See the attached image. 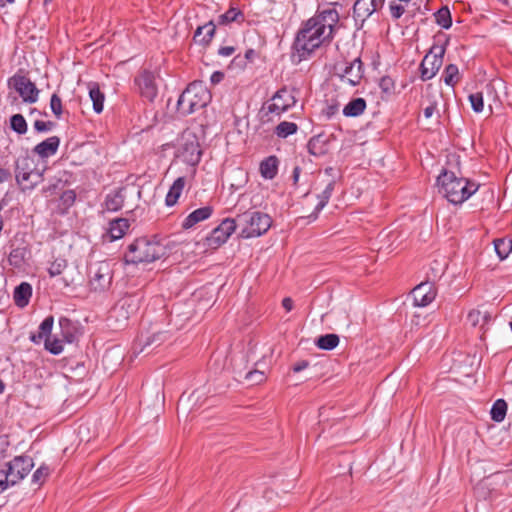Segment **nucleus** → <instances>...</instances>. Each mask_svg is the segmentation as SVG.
I'll list each match as a JSON object with an SVG mask.
<instances>
[{"instance_id": "7", "label": "nucleus", "mask_w": 512, "mask_h": 512, "mask_svg": "<svg viewBox=\"0 0 512 512\" xmlns=\"http://www.w3.org/2000/svg\"><path fill=\"white\" fill-rule=\"evenodd\" d=\"M34 467L33 459L26 455L15 456L11 461L6 462L2 471L7 475L11 486L16 485L24 479Z\"/></svg>"}, {"instance_id": "61", "label": "nucleus", "mask_w": 512, "mask_h": 512, "mask_svg": "<svg viewBox=\"0 0 512 512\" xmlns=\"http://www.w3.org/2000/svg\"><path fill=\"white\" fill-rule=\"evenodd\" d=\"M282 305L286 309V311H291L293 308V301L291 298H284L282 301Z\"/></svg>"}, {"instance_id": "45", "label": "nucleus", "mask_w": 512, "mask_h": 512, "mask_svg": "<svg viewBox=\"0 0 512 512\" xmlns=\"http://www.w3.org/2000/svg\"><path fill=\"white\" fill-rule=\"evenodd\" d=\"M50 474V469L47 465H41L32 475V482L42 485Z\"/></svg>"}, {"instance_id": "36", "label": "nucleus", "mask_w": 512, "mask_h": 512, "mask_svg": "<svg viewBox=\"0 0 512 512\" xmlns=\"http://www.w3.org/2000/svg\"><path fill=\"white\" fill-rule=\"evenodd\" d=\"M297 130L298 126L296 123L282 121L275 127L274 133L279 138H287L288 136L295 134Z\"/></svg>"}, {"instance_id": "62", "label": "nucleus", "mask_w": 512, "mask_h": 512, "mask_svg": "<svg viewBox=\"0 0 512 512\" xmlns=\"http://www.w3.org/2000/svg\"><path fill=\"white\" fill-rule=\"evenodd\" d=\"M254 55H255V51L253 49H249L245 53V58L248 59V60H252Z\"/></svg>"}, {"instance_id": "29", "label": "nucleus", "mask_w": 512, "mask_h": 512, "mask_svg": "<svg viewBox=\"0 0 512 512\" xmlns=\"http://www.w3.org/2000/svg\"><path fill=\"white\" fill-rule=\"evenodd\" d=\"M366 101L364 98L352 99L343 109V114L346 117H357L363 114L366 109Z\"/></svg>"}, {"instance_id": "58", "label": "nucleus", "mask_w": 512, "mask_h": 512, "mask_svg": "<svg viewBox=\"0 0 512 512\" xmlns=\"http://www.w3.org/2000/svg\"><path fill=\"white\" fill-rule=\"evenodd\" d=\"M223 79L224 73L221 71H215L210 77V81L213 85L220 83Z\"/></svg>"}, {"instance_id": "28", "label": "nucleus", "mask_w": 512, "mask_h": 512, "mask_svg": "<svg viewBox=\"0 0 512 512\" xmlns=\"http://www.w3.org/2000/svg\"><path fill=\"white\" fill-rule=\"evenodd\" d=\"M184 186H185V178L184 177H178L174 181V183L172 184V186L170 187V189L166 195L165 203L167 206H173L177 203V201L184 189Z\"/></svg>"}, {"instance_id": "64", "label": "nucleus", "mask_w": 512, "mask_h": 512, "mask_svg": "<svg viewBox=\"0 0 512 512\" xmlns=\"http://www.w3.org/2000/svg\"><path fill=\"white\" fill-rule=\"evenodd\" d=\"M14 0H0V6L4 7L6 4H12Z\"/></svg>"}, {"instance_id": "60", "label": "nucleus", "mask_w": 512, "mask_h": 512, "mask_svg": "<svg viewBox=\"0 0 512 512\" xmlns=\"http://www.w3.org/2000/svg\"><path fill=\"white\" fill-rule=\"evenodd\" d=\"M300 173H301V168L299 166H295L293 169V172H292L293 185H295V186L298 184Z\"/></svg>"}, {"instance_id": "16", "label": "nucleus", "mask_w": 512, "mask_h": 512, "mask_svg": "<svg viewBox=\"0 0 512 512\" xmlns=\"http://www.w3.org/2000/svg\"><path fill=\"white\" fill-rule=\"evenodd\" d=\"M184 143L183 156L185 160L192 165L198 164L202 155L198 139L195 135L189 134L185 137Z\"/></svg>"}, {"instance_id": "6", "label": "nucleus", "mask_w": 512, "mask_h": 512, "mask_svg": "<svg viewBox=\"0 0 512 512\" xmlns=\"http://www.w3.org/2000/svg\"><path fill=\"white\" fill-rule=\"evenodd\" d=\"M88 276L90 290L96 293H102L111 286L113 271L108 262L100 261L89 266Z\"/></svg>"}, {"instance_id": "38", "label": "nucleus", "mask_w": 512, "mask_h": 512, "mask_svg": "<svg viewBox=\"0 0 512 512\" xmlns=\"http://www.w3.org/2000/svg\"><path fill=\"white\" fill-rule=\"evenodd\" d=\"M307 149L314 156H322L326 153V146L320 135L314 136L308 141Z\"/></svg>"}, {"instance_id": "14", "label": "nucleus", "mask_w": 512, "mask_h": 512, "mask_svg": "<svg viewBox=\"0 0 512 512\" xmlns=\"http://www.w3.org/2000/svg\"><path fill=\"white\" fill-rule=\"evenodd\" d=\"M412 296L416 306L425 307L435 299L436 292L432 283L424 282L412 290Z\"/></svg>"}, {"instance_id": "15", "label": "nucleus", "mask_w": 512, "mask_h": 512, "mask_svg": "<svg viewBox=\"0 0 512 512\" xmlns=\"http://www.w3.org/2000/svg\"><path fill=\"white\" fill-rule=\"evenodd\" d=\"M135 81L139 87L142 97L149 101H153L157 96V87L154 75L149 71H144Z\"/></svg>"}, {"instance_id": "57", "label": "nucleus", "mask_w": 512, "mask_h": 512, "mask_svg": "<svg viewBox=\"0 0 512 512\" xmlns=\"http://www.w3.org/2000/svg\"><path fill=\"white\" fill-rule=\"evenodd\" d=\"M12 174L6 168H0V184L11 180Z\"/></svg>"}, {"instance_id": "33", "label": "nucleus", "mask_w": 512, "mask_h": 512, "mask_svg": "<svg viewBox=\"0 0 512 512\" xmlns=\"http://www.w3.org/2000/svg\"><path fill=\"white\" fill-rule=\"evenodd\" d=\"M495 251L501 260L506 259L512 252V239L500 238L494 240Z\"/></svg>"}, {"instance_id": "46", "label": "nucleus", "mask_w": 512, "mask_h": 512, "mask_svg": "<svg viewBox=\"0 0 512 512\" xmlns=\"http://www.w3.org/2000/svg\"><path fill=\"white\" fill-rule=\"evenodd\" d=\"M50 108L55 117L60 119L63 114L62 100L56 93H53L51 96Z\"/></svg>"}, {"instance_id": "53", "label": "nucleus", "mask_w": 512, "mask_h": 512, "mask_svg": "<svg viewBox=\"0 0 512 512\" xmlns=\"http://www.w3.org/2000/svg\"><path fill=\"white\" fill-rule=\"evenodd\" d=\"M390 12H391V16L394 19H399L404 14L405 8H404V6H402L400 4L392 3V4H390Z\"/></svg>"}, {"instance_id": "56", "label": "nucleus", "mask_w": 512, "mask_h": 512, "mask_svg": "<svg viewBox=\"0 0 512 512\" xmlns=\"http://www.w3.org/2000/svg\"><path fill=\"white\" fill-rule=\"evenodd\" d=\"M308 366H309V362L307 360H301L293 365L292 370L295 373H298V372H301L304 369H306Z\"/></svg>"}, {"instance_id": "31", "label": "nucleus", "mask_w": 512, "mask_h": 512, "mask_svg": "<svg viewBox=\"0 0 512 512\" xmlns=\"http://www.w3.org/2000/svg\"><path fill=\"white\" fill-rule=\"evenodd\" d=\"M54 319L52 316L46 317L39 326L38 334H31L30 340L33 343L39 344L43 338L50 337L52 327H53Z\"/></svg>"}, {"instance_id": "22", "label": "nucleus", "mask_w": 512, "mask_h": 512, "mask_svg": "<svg viewBox=\"0 0 512 512\" xmlns=\"http://www.w3.org/2000/svg\"><path fill=\"white\" fill-rule=\"evenodd\" d=\"M279 160L275 155L268 156L260 163V174L263 178L272 180L278 173Z\"/></svg>"}, {"instance_id": "34", "label": "nucleus", "mask_w": 512, "mask_h": 512, "mask_svg": "<svg viewBox=\"0 0 512 512\" xmlns=\"http://www.w3.org/2000/svg\"><path fill=\"white\" fill-rule=\"evenodd\" d=\"M443 80L446 85L454 87L460 80L459 69L455 64H449L443 71Z\"/></svg>"}, {"instance_id": "4", "label": "nucleus", "mask_w": 512, "mask_h": 512, "mask_svg": "<svg viewBox=\"0 0 512 512\" xmlns=\"http://www.w3.org/2000/svg\"><path fill=\"white\" fill-rule=\"evenodd\" d=\"M210 99L209 92L202 81L190 83L181 93L177 101V112L188 116L205 107Z\"/></svg>"}, {"instance_id": "48", "label": "nucleus", "mask_w": 512, "mask_h": 512, "mask_svg": "<svg viewBox=\"0 0 512 512\" xmlns=\"http://www.w3.org/2000/svg\"><path fill=\"white\" fill-rule=\"evenodd\" d=\"M469 101L471 103L472 109L476 113H480L484 108L483 95L481 92L473 93L469 95Z\"/></svg>"}, {"instance_id": "10", "label": "nucleus", "mask_w": 512, "mask_h": 512, "mask_svg": "<svg viewBox=\"0 0 512 512\" xmlns=\"http://www.w3.org/2000/svg\"><path fill=\"white\" fill-rule=\"evenodd\" d=\"M8 85L14 88L26 103H35L38 100L39 90L25 75L15 74L8 80Z\"/></svg>"}, {"instance_id": "5", "label": "nucleus", "mask_w": 512, "mask_h": 512, "mask_svg": "<svg viewBox=\"0 0 512 512\" xmlns=\"http://www.w3.org/2000/svg\"><path fill=\"white\" fill-rule=\"evenodd\" d=\"M237 221L243 225L241 237L252 238L265 234L272 224L271 217L260 211H246L237 216Z\"/></svg>"}, {"instance_id": "55", "label": "nucleus", "mask_w": 512, "mask_h": 512, "mask_svg": "<svg viewBox=\"0 0 512 512\" xmlns=\"http://www.w3.org/2000/svg\"><path fill=\"white\" fill-rule=\"evenodd\" d=\"M235 52V48L233 46H224L220 47L218 50V54L223 57H229Z\"/></svg>"}, {"instance_id": "39", "label": "nucleus", "mask_w": 512, "mask_h": 512, "mask_svg": "<svg viewBox=\"0 0 512 512\" xmlns=\"http://www.w3.org/2000/svg\"><path fill=\"white\" fill-rule=\"evenodd\" d=\"M334 188L335 181H330L322 193L318 195L319 202L315 207L316 213L320 212L327 205L332 196Z\"/></svg>"}, {"instance_id": "13", "label": "nucleus", "mask_w": 512, "mask_h": 512, "mask_svg": "<svg viewBox=\"0 0 512 512\" xmlns=\"http://www.w3.org/2000/svg\"><path fill=\"white\" fill-rule=\"evenodd\" d=\"M236 227L237 224L235 219H224L206 238L207 246L213 249L218 248L228 240Z\"/></svg>"}, {"instance_id": "43", "label": "nucleus", "mask_w": 512, "mask_h": 512, "mask_svg": "<svg viewBox=\"0 0 512 512\" xmlns=\"http://www.w3.org/2000/svg\"><path fill=\"white\" fill-rule=\"evenodd\" d=\"M26 253L27 251L25 248L18 247L13 249L9 254L10 264L14 265L15 267H20L24 262Z\"/></svg>"}, {"instance_id": "54", "label": "nucleus", "mask_w": 512, "mask_h": 512, "mask_svg": "<svg viewBox=\"0 0 512 512\" xmlns=\"http://www.w3.org/2000/svg\"><path fill=\"white\" fill-rule=\"evenodd\" d=\"M9 486H11L8 481L7 475H5L4 471L0 468V494L4 492Z\"/></svg>"}, {"instance_id": "44", "label": "nucleus", "mask_w": 512, "mask_h": 512, "mask_svg": "<svg viewBox=\"0 0 512 512\" xmlns=\"http://www.w3.org/2000/svg\"><path fill=\"white\" fill-rule=\"evenodd\" d=\"M67 267V261L64 258H56L48 268V273L50 277H55L60 275L63 270Z\"/></svg>"}, {"instance_id": "23", "label": "nucleus", "mask_w": 512, "mask_h": 512, "mask_svg": "<svg viewBox=\"0 0 512 512\" xmlns=\"http://www.w3.org/2000/svg\"><path fill=\"white\" fill-rule=\"evenodd\" d=\"M16 181L22 186V190L34 189L42 180V174L39 172H23L15 174Z\"/></svg>"}, {"instance_id": "52", "label": "nucleus", "mask_w": 512, "mask_h": 512, "mask_svg": "<svg viewBox=\"0 0 512 512\" xmlns=\"http://www.w3.org/2000/svg\"><path fill=\"white\" fill-rule=\"evenodd\" d=\"M55 126H56V123L52 122V121L36 120L34 122V129L37 132L51 131L52 129H54Z\"/></svg>"}, {"instance_id": "9", "label": "nucleus", "mask_w": 512, "mask_h": 512, "mask_svg": "<svg viewBox=\"0 0 512 512\" xmlns=\"http://www.w3.org/2000/svg\"><path fill=\"white\" fill-rule=\"evenodd\" d=\"M296 104L295 96L286 88L279 89L271 99L270 103L263 106L266 115L273 114L280 117Z\"/></svg>"}, {"instance_id": "24", "label": "nucleus", "mask_w": 512, "mask_h": 512, "mask_svg": "<svg viewBox=\"0 0 512 512\" xmlns=\"http://www.w3.org/2000/svg\"><path fill=\"white\" fill-rule=\"evenodd\" d=\"M130 224L126 218H117L109 223L108 233L111 240H118L122 238L128 230Z\"/></svg>"}, {"instance_id": "17", "label": "nucleus", "mask_w": 512, "mask_h": 512, "mask_svg": "<svg viewBox=\"0 0 512 512\" xmlns=\"http://www.w3.org/2000/svg\"><path fill=\"white\" fill-rule=\"evenodd\" d=\"M59 145L60 138L58 136H51L37 144L33 152L41 158H48L57 152Z\"/></svg>"}, {"instance_id": "3", "label": "nucleus", "mask_w": 512, "mask_h": 512, "mask_svg": "<svg viewBox=\"0 0 512 512\" xmlns=\"http://www.w3.org/2000/svg\"><path fill=\"white\" fill-rule=\"evenodd\" d=\"M165 253V247L158 241L140 237L128 246L124 259L127 264L151 263L162 258Z\"/></svg>"}, {"instance_id": "41", "label": "nucleus", "mask_w": 512, "mask_h": 512, "mask_svg": "<svg viewBox=\"0 0 512 512\" xmlns=\"http://www.w3.org/2000/svg\"><path fill=\"white\" fill-rule=\"evenodd\" d=\"M34 161L29 156L20 157L15 161V174L23 172H35L33 169Z\"/></svg>"}, {"instance_id": "2", "label": "nucleus", "mask_w": 512, "mask_h": 512, "mask_svg": "<svg viewBox=\"0 0 512 512\" xmlns=\"http://www.w3.org/2000/svg\"><path fill=\"white\" fill-rule=\"evenodd\" d=\"M439 193L451 204L460 205L475 194L479 184L464 177H457L454 172L443 170L437 177Z\"/></svg>"}, {"instance_id": "51", "label": "nucleus", "mask_w": 512, "mask_h": 512, "mask_svg": "<svg viewBox=\"0 0 512 512\" xmlns=\"http://www.w3.org/2000/svg\"><path fill=\"white\" fill-rule=\"evenodd\" d=\"M75 199L76 194L73 190H66L60 196V201L66 208L72 206L75 202Z\"/></svg>"}, {"instance_id": "47", "label": "nucleus", "mask_w": 512, "mask_h": 512, "mask_svg": "<svg viewBox=\"0 0 512 512\" xmlns=\"http://www.w3.org/2000/svg\"><path fill=\"white\" fill-rule=\"evenodd\" d=\"M379 87L384 94L390 96L394 93L395 90L394 80L389 76H383L380 79Z\"/></svg>"}, {"instance_id": "32", "label": "nucleus", "mask_w": 512, "mask_h": 512, "mask_svg": "<svg viewBox=\"0 0 512 512\" xmlns=\"http://www.w3.org/2000/svg\"><path fill=\"white\" fill-rule=\"evenodd\" d=\"M316 346L322 350H333L339 344V337L336 334H325L317 338Z\"/></svg>"}, {"instance_id": "26", "label": "nucleus", "mask_w": 512, "mask_h": 512, "mask_svg": "<svg viewBox=\"0 0 512 512\" xmlns=\"http://www.w3.org/2000/svg\"><path fill=\"white\" fill-rule=\"evenodd\" d=\"M88 88L89 96L93 103V110L99 114L103 111L104 108L105 95L100 90L99 85L97 83H89Z\"/></svg>"}, {"instance_id": "49", "label": "nucleus", "mask_w": 512, "mask_h": 512, "mask_svg": "<svg viewBox=\"0 0 512 512\" xmlns=\"http://www.w3.org/2000/svg\"><path fill=\"white\" fill-rule=\"evenodd\" d=\"M245 379L251 385H256L262 383L265 380V375L261 371L253 370L246 373Z\"/></svg>"}, {"instance_id": "18", "label": "nucleus", "mask_w": 512, "mask_h": 512, "mask_svg": "<svg viewBox=\"0 0 512 512\" xmlns=\"http://www.w3.org/2000/svg\"><path fill=\"white\" fill-rule=\"evenodd\" d=\"M168 339L167 332H154L151 335H141L137 343L135 344V349L139 346V352H143L145 348L150 346H160L162 343H164Z\"/></svg>"}, {"instance_id": "63", "label": "nucleus", "mask_w": 512, "mask_h": 512, "mask_svg": "<svg viewBox=\"0 0 512 512\" xmlns=\"http://www.w3.org/2000/svg\"><path fill=\"white\" fill-rule=\"evenodd\" d=\"M336 109H337V108H336L335 106H330V107L328 108V112H327L328 116L333 115V114L335 113Z\"/></svg>"}, {"instance_id": "8", "label": "nucleus", "mask_w": 512, "mask_h": 512, "mask_svg": "<svg viewBox=\"0 0 512 512\" xmlns=\"http://www.w3.org/2000/svg\"><path fill=\"white\" fill-rule=\"evenodd\" d=\"M447 43L448 40L443 45H433L424 56L420 64L421 79L423 81L432 79L441 68Z\"/></svg>"}, {"instance_id": "37", "label": "nucleus", "mask_w": 512, "mask_h": 512, "mask_svg": "<svg viewBox=\"0 0 512 512\" xmlns=\"http://www.w3.org/2000/svg\"><path fill=\"white\" fill-rule=\"evenodd\" d=\"M507 403L503 399H498L494 402L490 414L491 419L495 422H502L506 416Z\"/></svg>"}, {"instance_id": "40", "label": "nucleus", "mask_w": 512, "mask_h": 512, "mask_svg": "<svg viewBox=\"0 0 512 512\" xmlns=\"http://www.w3.org/2000/svg\"><path fill=\"white\" fill-rule=\"evenodd\" d=\"M10 127L13 131L20 135L25 134L28 129L26 120L21 114H14L11 116Z\"/></svg>"}, {"instance_id": "19", "label": "nucleus", "mask_w": 512, "mask_h": 512, "mask_svg": "<svg viewBox=\"0 0 512 512\" xmlns=\"http://www.w3.org/2000/svg\"><path fill=\"white\" fill-rule=\"evenodd\" d=\"M213 213V208L211 206H205L198 208L191 212L183 221L182 227L184 229H189L195 226L197 223L208 219Z\"/></svg>"}, {"instance_id": "35", "label": "nucleus", "mask_w": 512, "mask_h": 512, "mask_svg": "<svg viewBox=\"0 0 512 512\" xmlns=\"http://www.w3.org/2000/svg\"><path fill=\"white\" fill-rule=\"evenodd\" d=\"M435 22L444 29H449L452 25V17L447 6H442L434 13Z\"/></svg>"}, {"instance_id": "27", "label": "nucleus", "mask_w": 512, "mask_h": 512, "mask_svg": "<svg viewBox=\"0 0 512 512\" xmlns=\"http://www.w3.org/2000/svg\"><path fill=\"white\" fill-rule=\"evenodd\" d=\"M123 191H124V189L120 188V189H117V190L109 193L106 196L105 206L108 211L115 212V211L120 210L123 207L124 199H125Z\"/></svg>"}, {"instance_id": "59", "label": "nucleus", "mask_w": 512, "mask_h": 512, "mask_svg": "<svg viewBox=\"0 0 512 512\" xmlns=\"http://www.w3.org/2000/svg\"><path fill=\"white\" fill-rule=\"evenodd\" d=\"M437 104L436 102H431L425 109H424V116L426 118L432 117L434 112L436 111Z\"/></svg>"}, {"instance_id": "12", "label": "nucleus", "mask_w": 512, "mask_h": 512, "mask_svg": "<svg viewBox=\"0 0 512 512\" xmlns=\"http://www.w3.org/2000/svg\"><path fill=\"white\" fill-rule=\"evenodd\" d=\"M335 74L340 77L342 82L356 86L360 83L364 75L363 63L358 57L350 63L337 64L335 66Z\"/></svg>"}, {"instance_id": "20", "label": "nucleus", "mask_w": 512, "mask_h": 512, "mask_svg": "<svg viewBox=\"0 0 512 512\" xmlns=\"http://www.w3.org/2000/svg\"><path fill=\"white\" fill-rule=\"evenodd\" d=\"M31 296L32 286L28 282H22L14 289L13 299L15 305L19 308L26 307L30 302Z\"/></svg>"}, {"instance_id": "42", "label": "nucleus", "mask_w": 512, "mask_h": 512, "mask_svg": "<svg viewBox=\"0 0 512 512\" xmlns=\"http://www.w3.org/2000/svg\"><path fill=\"white\" fill-rule=\"evenodd\" d=\"M63 340L60 338L47 337L45 339V349L53 355H58L63 351Z\"/></svg>"}, {"instance_id": "1", "label": "nucleus", "mask_w": 512, "mask_h": 512, "mask_svg": "<svg viewBox=\"0 0 512 512\" xmlns=\"http://www.w3.org/2000/svg\"><path fill=\"white\" fill-rule=\"evenodd\" d=\"M340 20L335 8L318 9L315 15L305 21L293 43L299 61L306 59L322 45H329L334 38Z\"/></svg>"}, {"instance_id": "11", "label": "nucleus", "mask_w": 512, "mask_h": 512, "mask_svg": "<svg viewBox=\"0 0 512 512\" xmlns=\"http://www.w3.org/2000/svg\"><path fill=\"white\" fill-rule=\"evenodd\" d=\"M385 0H356L353 5V19L357 30L363 28L365 21L381 9Z\"/></svg>"}, {"instance_id": "30", "label": "nucleus", "mask_w": 512, "mask_h": 512, "mask_svg": "<svg viewBox=\"0 0 512 512\" xmlns=\"http://www.w3.org/2000/svg\"><path fill=\"white\" fill-rule=\"evenodd\" d=\"M61 328L62 340L65 343H73L77 339V330L72 322L67 318H61L59 320Z\"/></svg>"}, {"instance_id": "21", "label": "nucleus", "mask_w": 512, "mask_h": 512, "mask_svg": "<svg viewBox=\"0 0 512 512\" xmlns=\"http://www.w3.org/2000/svg\"><path fill=\"white\" fill-rule=\"evenodd\" d=\"M215 31L216 25L212 21H209L196 29L194 33V40L200 45L207 46L211 42Z\"/></svg>"}, {"instance_id": "50", "label": "nucleus", "mask_w": 512, "mask_h": 512, "mask_svg": "<svg viewBox=\"0 0 512 512\" xmlns=\"http://www.w3.org/2000/svg\"><path fill=\"white\" fill-rule=\"evenodd\" d=\"M481 318H483L485 320V323H487L489 321V316H487V315L482 316L480 311L472 310L467 315V322L475 327L480 322Z\"/></svg>"}, {"instance_id": "25", "label": "nucleus", "mask_w": 512, "mask_h": 512, "mask_svg": "<svg viewBox=\"0 0 512 512\" xmlns=\"http://www.w3.org/2000/svg\"><path fill=\"white\" fill-rule=\"evenodd\" d=\"M244 20L245 15L240 9L236 7H230L225 13L218 17L217 23L219 25H229L233 22L242 23Z\"/></svg>"}]
</instances>
